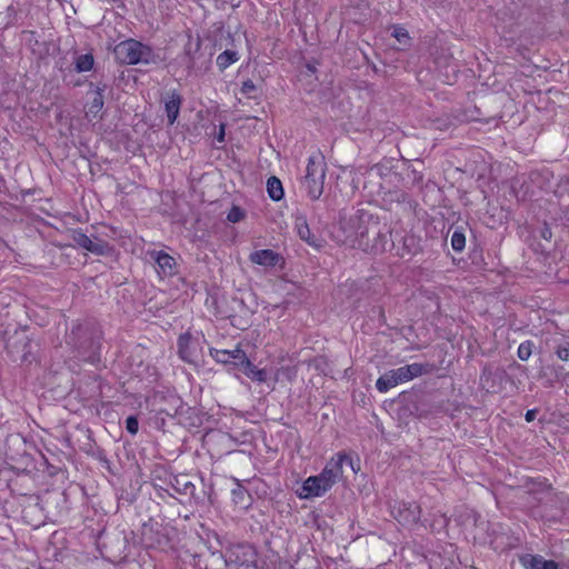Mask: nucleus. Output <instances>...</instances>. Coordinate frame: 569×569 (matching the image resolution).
<instances>
[{
	"label": "nucleus",
	"mask_w": 569,
	"mask_h": 569,
	"mask_svg": "<svg viewBox=\"0 0 569 569\" xmlns=\"http://www.w3.org/2000/svg\"><path fill=\"white\" fill-rule=\"evenodd\" d=\"M341 229L346 236L345 241L352 247L373 251L383 249L380 242L385 234L380 223L368 211L358 210L341 222Z\"/></svg>",
	"instance_id": "1"
},
{
	"label": "nucleus",
	"mask_w": 569,
	"mask_h": 569,
	"mask_svg": "<svg viewBox=\"0 0 569 569\" xmlns=\"http://www.w3.org/2000/svg\"><path fill=\"white\" fill-rule=\"evenodd\" d=\"M349 466L353 472H357L353 459L345 453H338L332 457L322 471L317 476L308 477L302 486L296 491L300 499H311L323 496L338 481L342 479L343 467Z\"/></svg>",
	"instance_id": "2"
},
{
	"label": "nucleus",
	"mask_w": 569,
	"mask_h": 569,
	"mask_svg": "<svg viewBox=\"0 0 569 569\" xmlns=\"http://www.w3.org/2000/svg\"><path fill=\"white\" fill-rule=\"evenodd\" d=\"M525 418L528 422L532 421L536 418V410H528Z\"/></svg>",
	"instance_id": "29"
},
{
	"label": "nucleus",
	"mask_w": 569,
	"mask_h": 569,
	"mask_svg": "<svg viewBox=\"0 0 569 569\" xmlns=\"http://www.w3.org/2000/svg\"><path fill=\"white\" fill-rule=\"evenodd\" d=\"M267 191L269 197L274 201H279L283 197L282 183L277 177H270L268 179Z\"/></svg>",
	"instance_id": "15"
},
{
	"label": "nucleus",
	"mask_w": 569,
	"mask_h": 569,
	"mask_svg": "<svg viewBox=\"0 0 569 569\" xmlns=\"http://www.w3.org/2000/svg\"><path fill=\"white\" fill-rule=\"evenodd\" d=\"M93 56L91 53H86L78 56L76 59V70L78 72L90 71L93 67Z\"/></svg>",
	"instance_id": "18"
},
{
	"label": "nucleus",
	"mask_w": 569,
	"mask_h": 569,
	"mask_svg": "<svg viewBox=\"0 0 569 569\" xmlns=\"http://www.w3.org/2000/svg\"><path fill=\"white\" fill-rule=\"evenodd\" d=\"M256 90V84L253 83L252 80H247L242 83L241 86V92L243 94H250L251 92H253Z\"/></svg>",
	"instance_id": "28"
},
{
	"label": "nucleus",
	"mask_w": 569,
	"mask_h": 569,
	"mask_svg": "<svg viewBox=\"0 0 569 569\" xmlns=\"http://www.w3.org/2000/svg\"><path fill=\"white\" fill-rule=\"evenodd\" d=\"M296 229L301 240L308 242L311 246L315 244V240L311 238V231L305 218L298 217L296 219Z\"/></svg>",
	"instance_id": "16"
},
{
	"label": "nucleus",
	"mask_w": 569,
	"mask_h": 569,
	"mask_svg": "<svg viewBox=\"0 0 569 569\" xmlns=\"http://www.w3.org/2000/svg\"><path fill=\"white\" fill-rule=\"evenodd\" d=\"M236 61H238V56L236 52L233 51H230V50H226L223 52H221L218 57H217V66L221 69V70H224L227 69L228 67H230L232 63H234Z\"/></svg>",
	"instance_id": "17"
},
{
	"label": "nucleus",
	"mask_w": 569,
	"mask_h": 569,
	"mask_svg": "<svg viewBox=\"0 0 569 569\" xmlns=\"http://www.w3.org/2000/svg\"><path fill=\"white\" fill-rule=\"evenodd\" d=\"M114 56L121 63L137 64L149 61L150 49L141 42L130 39L116 46Z\"/></svg>",
	"instance_id": "5"
},
{
	"label": "nucleus",
	"mask_w": 569,
	"mask_h": 569,
	"mask_svg": "<svg viewBox=\"0 0 569 569\" xmlns=\"http://www.w3.org/2000/svg\"><path fill=\"white\" fill-rule=\"evenodd\" d=\"M451 246L453 250L461 251L466 246V237L462 232L455 231L451 236Z\"/></svg>",
	"instance_id": "21"
},
{
	"label": "nucleus",
	"mask_w": 569,
	"mask_h": 569,
	"mask_svg": "<svg viewBox=\"0 0 569 569\" xmlns=\"http://www.w3.org/2000/svg\"><path fill=\"white\" fill-rule=\"evenodd\" d=\"M154 261L158 266V273L164 277L174 273L176 261L174 258L164 252L154 253Z\"/></svg>",
	"instance_id": "11"
},
{
	"label": "nucleus",
	"mask_w": 569,
	"mask_h": 569,
	"mask_svg": "<svg viewBox=\"0 0 569 569\" xmlns=\"http://www.w3.org/2000/svg\"><path fill=\"white\" fill-rule=\"evenodd\" d=\"M103 88H97L92 93V99L86 109V117L89 120L97 119L103 108Z\"/></svg>",
	"instance_id": "12"
},
{
	"label": "nucleus",
	"mask_w": 569,
	"mask_h": 569,
	"mask_svg": "<svg viewBox=\"0 0 569 569\" xmlns=\"http://www.w3.org/2000/svg\"><path fill=\"white\" fill-rule=\"evenodd\" d=\"M420 512V507L415 502H400L392 510L395 518L405 526L417 523Z\"/></svg>",
	"instance_id": "7"
},
{
	"label": "nucleus",
	"mask_w": 569,
	"mask_h": 569,
	"mask_svg": "<svg viewBox=\"0 0 569 569\" xmlns=\"http://www.w3.org/2000/svg\"><path fill=\"white\" fill-rule=\"evenodd\" d=\"M327 164L320 152L308 158L306 174L302 180V188L311 200H318L325 186Z\"/></svg>",
	"instance_id": "3"
},
{
	"label": "nucleus",
	"mask_w": 569,
	"mask_h": 569,
	"mask_svg": "<svg viewBox=\"0 0 569 569\" xmlns=\"http://www.w3.org/2000/svg\"><path fill=\"white\" fill-rule=\"evenodd\" d=\"M71 239L78 247L86 249L93 254L106 256L111 251V247L108 242L101 239L92 240L81 230H73Z\"/></svg>",
	"instance_id": "6"
},
{
	"label": "nucleus",
	"mask_w": 569,
	"mask_h": 569,
	"mask_svg": "<svg viewBox=\"0 0 569 569\" xmlns=\"http://www.w3.org/2000/svg\"><path fill=\"white\" fill-rule=\"evenodd\" d=\"M210 355L220 363H230L232 361L229 350L210 349Z\"/></svg>",
	"instance_id": "20"
},
{
	"label": "nucleus",
	"mask_w": 569,
	"mask_h": 569,
	"mask_svg": "<svg viewBox=\"0 0 569 569\" xmlns=\"http://www.w3.org/2000/svg\"><path fill=\"white\" fill-rule=\"evenodd\" d=\"M522 565L527 569H557V563L552 560H545L541 557L527 555L521 558Z\"/></svg>",
	"instance_id": "13"
},
{
	"label": "nucleus",
	"mask_w": 569,
	"mask_h": 569,
	"mask_svg": "<svg viewBox=\"0 0 569 569\" xmlns=\"http://www.w3.org/2000/svg\"><path fill=\"white\" fill-rule=\"evenodd\" d=\"M178 351L180 358L188 363H196L198 355L196 351V345L191 340L189 335H181L178 339Z\"/></svg>",
	"instance_id": "9"
},
{
	"label": "nucleus",
	"mask_w": 569,
	"mask_h": 569,
	"mask_svg": "<svg viewBox=\"0 0 569 569\" xmlns=\"http://www.w3.org/2000/svg\"><path fill=\"white\" fill-rule=\"evenodd\" d=\"M232 499L236 503H241L243 501V497H244V493H246V490L241 487V486H238L237 488H234L232 491Z\"/></svg>",
	"instance_id": "27"
},
{
	"label": "nucleus",
	"mask_w": 569,
	"mask_h": 569,
	"mask_svg": "<svg viewBox=\"0 0 569 569\" xmlns=\"http://www.w3.org/2000/svg\"><path fill=\"white\" fill-rule=\"evenodd\" d=\"M229 352L230 356H232V361H237L236 363L241 367H243L246 362L249 361V359L246 356V352L239 347L234 348L233 350H229Z\"/></svg>",
	"instance_id": "22"
},
{
	"label": "nucleus",
	"mask_w": 569,
	"mask_h": 569,
	"mask_svg": "<svg viewBox=\"0 0 569 569\" xmlns=\"http://www.w3.org/2000/svg\"><path fill=\"white\" fill-rule=\"evenodd\" d=\"M244 373L252 381L267 382L268 373L266 369H258L250 360L243 366Z\"/></svg>",
	"instance_id": "14"
},
{
	"label": "nucleus",
	"mask_w": 569,
	"mask_h": 569,
	"mask_svg": "<svg viewBox=\"0 0 569 569\" xmlns=\"http://www.w3.org/2000/svg\"><path fill=\"white\" fill-rule=\"evenodd\" d=\"M555 352L561 361H569V341L565 340L559 343Z\"/></svg>",
	"instance_id": "23"
},
{
	"label": "nucleus",
	"mask_w": 569,
	"mask_h": 569,
	"mask_svg": "<svg viewBox=\"0 0 569 569\" xmlns=\"http://www.w3.org/2000/svg\"><path fill=\"white\" fill-rule=\"evenodd\" d=\"M180 106L181 97L176 91H172L167 94V98L164 100V109L169 124H173L174 121L177 120L180 111Z\"/></svg>",
	"instance_id": "10"
},
{
	"label": "nucleus",
	"mask_w": 569,
	"mask_h": 569,
	"mask_svg": "<svg viewBox=\"0 0 569 569\" xmlns=\"http://www.w3.org/2000/svg\"><path fill=\"white\" fill-rule=\"evenodd\" d=\"M392 37L397 39L400 46L407 47L410 43V36L408 31L399 26H395L391 32Z\"/></svg>",
	"instance_id": "19"
},
{
	"label": "nucleus",
	"mask_w": 569,
	"mask_h": 569,
	"mask_svg": "<svg viewBox=\"0 0 569 569\" xmlns=\"http://www.w3.org/2000/svg\"><path fill=\"white\" fill-rule=\"evenodd\" d=\"M425 367L421 363H411L398 369L389 370L382 375L376 382V387L380 392H387L391 388L408 382L413 378L421 376Z\"/></svg>",
	"instance_id": "4"
},
{
	"label": "nucleus",
	"mask_w": 569,
	"mask_h": 569,
	"mask_svg": "<svg viewBox=\"0 0 569 569\" xmlns=\"http://www.w3.org/2000/svg\"><path fill=\"white\" fill-rule=\"evenodd\" d=\"M249 260L258 266L274 267L281 261L279 253L271 249H261L250 253Z\"/></svg>",
	"instance_id": "8"
},
{
	"label": "nucleus",
	"mask_w": 569,
	"mask_h": 569,
	"mask_svg": "<svg viewBox=\"0 0 569 569\" xmlns=\"http://www.w3.org/2000/svg\"><path fill=\"white\" fill-rule=\"evenodd\" d=\"M126 429L131 435H136L139 430L138 419L133 416L128 417L126 420Z\"/></svg>",
	"instance_id": "26"
},
{
	"label": "nucleus",
	"mask_w": 569,
	"mask_h": 569,
	"mask_svg": "<svg viewBox=\"0 0 569 569\" xmlns=\"http://www.w3.org/2000/svg\"><path fill=\"white\" fill-rule=\"evenodd\" d=\"M531 352H532V343L530 341L522 342L518 347V357L523 361H526L530 358Z\"/></svg>",
	"instance_id": "24"
},
{
	"label": "nucleus",
	"mask_w": 569,
	"mask_h": 569,
	"mask_svg": "<svg viewBox=\"0 0 569 569\" xmlns=\"http://www.w3.org/2000/svg\"><path fill=\"white\" fill-rule=\"evenodd\" d=\"M243 217H244V214H243L242 210H241L240 208H238V207H233V208L229 211V213H228V216H227V219H228L230 222L236 223V222H239L240 220H242V219H243Z\"/></svg>",
	"instance_id": "25"
},
{
	"label": "nucleus",
	"mask_w": 569,
	"mask_h": 569,
	"mask_svg": "<svg viewBox=\"0 0 569 569\" xmlns=\"http://www.w3.org/2000/svg\"><path fill=\"white\" fill-rule=\"evenodd\" d=\"M218 140L220 142H222L224 140V126L223 124L220 127V132L218 134Z\"/></svg>",
	"instance_id": "30"
}]
</instances>
